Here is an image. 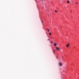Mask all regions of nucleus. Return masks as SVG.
I'll return each mask as SVG.
<instances>
[{
	"mask_svg": "<svg viewBox=\"0 0 79 79\" xmlns=\"http://www.w3.org/2000/svg\"><path fill=\"white\" fill-rule=\"evenodd\" d=\"M63 66V63L61 62H60V67L61 68V67H62Z\"/></svg>",
	"mask_w": 79,
	"mask_h": 79,
	"instance_id": "1",
	"label": "nucleus"
},
{
	"mask_svg": "<svg viewBox=\"0 0 79 79\" xmlns=\"http://www.w3.org/2000/svg\"><path fill=\"white\" fill-rule=\"evenodd\" d=\"M56 48L57 51H58L60 50V48H58V47H56Z\"/></svg>",
	"mask_w": 79,
	"mask_h": 79,
	"instance_id": "2",
	"label": "nucleus"
},
{
	"mask_svg": "<svg viewBox=\"0 0 79 79\" xmlns=\"http://www.w3.org/2000/svg\"><path fill=\"white\" fill-rule=\"evenodd\" d=\"M69 44H67L66 46L67 47H69Z\"/></svg>",
	"mask_w": 79,
	"mask_h": 79,
	"instance_id": "3",
	"label": "nucleus"
},
{
	"mask_svg": "<svg viewBox=\"0 0 79 79\" xmlns=\"http://www.w3.org/2000/svg\"><path fill=\"white\" fill-rule=\"evenodd\" d=\"M56 43H54V46H56Z\"/></svg>",
	"mask_w": 79,
	"mask_h": 79,
	"instance_id": "4",
	"label": "nucleus"
},
{
	"mask_svg": "<svg viewBox=\"0 0 79 79\" xmlns=\"http://www.w3.org/2000/svg\"><path fill=\"white\" fill-rule=\"evenodd\" d=\"M47 30L48 31V32H50V30L48 28L47 29Z\"/></svg>",
	"mask_w": 79,
	"mask_h": 79,
	"instance_id": "5",
	"label": "nucleus"
},
{
	"mask_svg": "<svg viewBox=\"0 0 79 79\" xmlns=\"http://www.w3.org/2000/svg\"><path fill=\"white\" fill-rule=\"evenodd\" d=\"M55 13H57V10H55Z\"/></svg>",
	"mask_w": 79,
	"mask_h": 79,
	"instance_id": "6",
	"label": "nucleus"
},
{
	"mask_svg": "<svg viewBox=\"0 0 79 79\" xmlns=\"http://www.w3.org/2000/svg\"><path fill=\"white\" fill-rule=\"evenodd\" d=\"M49 34L50 35H52V33H49Z\"/></svg>",
	"mask_w": 79,
	"mask_h": 79,
	"instance_id": "7",
	"label": "nucleus"
},
{
	"mask_svg": "<svg viewBox=\"0 0 79 79\" xmlns=\"http://www.w3.org/2000/svg\"><path fill=\"white\" fill-rule=\"evenodd\" d=\"M69 1H67V3H69Z\"/></svg>",
	"mask_w": 79,
	"mask_h": 79,
	"instance_id": "8",
	"label": "nucleus"
},
{
	"mask_svg": "<svg viewBox=\"0 0 79 79\" xmlns=\"http://www.w3.org/2000/svg\"><path fill=\"white\" fill-rule=\"evenodd\" d=\"M53 52H55V51H54V50H53Z\"/></svg>",
	"mask_w": 79,
	"mask_h": 79,
	"instance_id": "9",
	"label": "nucleus"
},
{
	"mask_svg": "<svg viewBox=\"0 0 79 79\" xmlns=\"http://www.w3.org/2000/svg\"><path fill=\"white\" fill-rule=\"evenodd\" d=\"M47 40H48V41L50 40V39H48Z\"/></svg>",
	"mask_w": 79,
	"mask_h": 79,
	"instance_id": "10",
	"label": "nucleus"
},
{
	"mask_svg": "<svg viewBox=\"0 0 79 79\" xmlns=\"http://www.w3.org/2000/svg\"><path fill=\"white\" fill-rule=\"evenodd\" d=\"M52 44H53V41H52L51 42Z\"/></svg>",
	"mask_w": 79,
	"mask_h": 79,
	"instance_id": "11",
	"label": "nucleus"
},
{
	"mask_svg": "<svg viewBox=\"0 0 79 79\" xmlns=\"http://www.w3.org/2000/svg\"><path fill=\"white\" fill-rule=\"evenodd\" d=\"M73 47L74 48H75V49H76V46H74Z\"/></svg>",
	"mask_w": 79,
	"mask_h": 79,
	"instance_id": "12",
	"label": "nucleus"
},
{
	"mask_svg": "<svg viewBox=\"0 0 79 79\" xmlns=\"http://www.w3.org/2000/svg\"><path fill=\"white\" fill-rule=\"evenodd\" d=\"M76 4H77V2H76Z\"/></svg>",
	"mask_w": 79,
	"mask_h": 79,
	"instance_id": "13",
	"label": "nucleus"
},
{
	"mask_svg": "<svg viewBox=\"0 0 79 79\" xmlns=\"http://www.w3.org/2000/svg\"><path fill=\"white\" fill-rule=\"evenodd\" d=\"M60 70H61V69H60Z\"/></svg>",
	"mask_w": 79,
	"mask_h": 79,
	"instance_id": "14",
	"label": "nucleus"
},
{
	"mask_svg": "<svg viewBox=\"0 0 79 79\" xmlns=\"http://www.w3.org/2000/svg\"><path fill=\"white\" fill-rule=\"evenodd\" d=\"M42 22H44V21H42Z\"/></svg>",
	"mask_w": 79,
	"mask_h": 79,
	"instance_id": "15",
	"label": "nucleus"
}]
</instances>
